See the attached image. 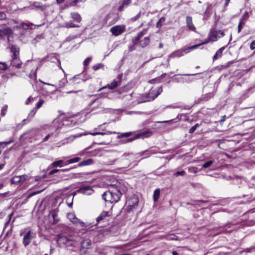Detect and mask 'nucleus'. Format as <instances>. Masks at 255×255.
I'll list each match as a JSON object with an SVG mask.
<instances>
[{
    "instance_id": "obj_28",
    "label": "nucleus",
    "mask_w": 255,
    "mask_h": 255,
    "mask_svg": "<svg viewBox=\"0 0 255 255\" xmlns=\"http://www.w3.org/2000/svg\"><path fill=\"white\" fill-rule=\"evenodd\" d=\"M80 159L81 158L80 157H76L67 160V162L68 164H72L78 162L80 160Z\"/></svg>"
},
{
    "instance_id": "obj_22",
    "label": "nucleus",
    "mask_w": 255,
    "mask_h": 255,
    "mask_svg": "<svg viewBox=\"0 0 255 255\" xmlns=\"http://www.w3.org/2000/svg\"><path fill=\"white\" fill-rule=\"evenodd\" d=\"M131 0H124L122 5L119 7L118 10L120 11H123L125 7L127 6L131 3Z\"/></svg>"
},
{
    "instance_id": "obj_11",
    "label": "nucleus",
    "mask_w": 255,
    "mask_h": 255,
    "mask_svg": "<svg viewBox=\"0 0 255 255\" xmlns=\"http://www.w3.org/2000/svg\"><path fill=\"white\" fill-rule=\"evenodd\" d=\"M77 192L80 193L89 195H91L93 193V190L90 186H83L79 188Z\"/></svg>"
},
{
    "instance_id": "obj_35",
    "label": "nucleus",
    "mask_w": 255,
    "mask_h": 255,
    "mask_svg": "<svg viewBox=\"0 0 255 255\" xmlns=\"http://www.w3.org/2000/svg\"><path fill=\"white\" fill-rule=\"evenodd\" d=\"M63 26L65 27L66 28L78 27H79V26L77 25H76V24H72V23H70L69 22L65 23L64 26Z\"/></svg>"
},
{
    "instance_id": "obj_56",
    "label": "nucleus",
    "mask_w": 255,
    "mask_h": 255,
    "mask_svg": "<svg viewBox=\"0 0 255 255\" xmlns=\"http://www.w3.org/2000/svg\"><path fill=\"white\" fill-rule=\"evenodd\" d=\"M230 0H225V3L224 4L225 7H227L229 5V3Z\"/></svg>"
},
{
    "instance_id": "obj_21",
    "label": "nucleus",
    "mask_w": 255,
    "mask_h": 255,
    "mask_svg": "<svg viewBox=\"0 0 255 255\" xmlns=\"http://www.w3.org/2000/svg\"><path fill=\"white\" fill-rule=\"evenodd\" d=\"M150 42V39L149 37H145L143 40L139 42V45L142 47H145L147 46Z\"/></svg>"
},
{
    "instance_id": "obj_50",
    "label": "nucleus",
    "mask_w": 255,
    "mask_h": 255,
    "mask_svg": "<svg viewBox=\"0 0 255 255\" xmlns=\"http://www.w3.org/2000/svg\"><path fill=\"white\" fill-rule=\"evenodd\" d=\"M250 48L252 49V50H254L255 49V40H254L251 45H250Z\"/></svg>"
},
{
    "instance_id": "obj_39",
    "label": "nucleus",
    "mask_w": 255,
    "mask_h": 255,
    "mask_svg": "<svg viewBox=\"0 0 255 255\" xmlns=\"http://www.w3.org/2000/svg\"><path fill=\"white\" fill-rule=\"evenodd\" d=\"M200 126V125L199 124H196L195 126L192 127L190 129H189V133H192L197 128H198Z\"/></svg>"
},
{
    "instance_id": "obj_30",
    "label": "nucleus",
    "mask_w": 255,
    "mask_h": 255,
    "mask_svg": "<svg viewBox=\"0 0 255 255\" xmlns=\"http://www.w3.org/2000/svg\"><path fill=\"white\" fill-rule=\"evenodd\" d=\"M213 161H212V160H209V161H208L206 162L202 165V167L201 169L207 168L209 167L213 164Z\"/></svg>"
},
{
    "instance_id": "obj_10",
    "label": "nucleus",
    "mask_w": 255,
    "mask_h": 255,
    "mask_svg": "<svg viewBox=\"0 0 255 255\" xmlns=\"http://www.w3.org/2000/svg\"><path fill=\"white\" fill-rule=\"evenodd\" d=\"M28 178L27 175H22L20 176H14L11 179L12 184H18L24 182Z\"/></svg>"
},
{
    "instance_id": "obj_62",
    "label": "nucleus",
    "mask_w": 255,
    "mask_h": 255,
    "mask_svg": "<svg viewBox=\"0 0 255 255\" xmlns=\"http://www.w3.org/2000/svg\"><path fill=\"white\" fill-rule=\"evenodd\" d=\"M99 133L98 132H93V133H91L90 134H92V135H98L99 134Z\"/></svg>"
},
{
    "instance_id": "obj_9",
    "label": "nucleus",
    "mask_w": 255,
    "mask_h": 255,
    "mask_svg": "<svg viewBox=\"0 0 255 255\" xmlns=\"http://www.w3.org/2000/svg\"><path fill=\"white\" fill-rule=\"evenodd\" d=\"M67 218L68 219L74 224H79L80 227H85V224L83 222L80 221V220L78 219L74 214L72 213H69L67 214Z\"/></svg>"
},
{
    "instance_id": "obj_12",
    "label": "nucleus",
    "mask_w": 255,
    "mask_h": 255,
    "mask_svg": "<svg viewBox=\"0 0 255 255\" xmlns=\"http://www.w3.org/2000/svg\"><path fill=\"white\" fill-rule=\"evenodd\" d=\"M58 210H54L51 211L49 214V218H52V221H50L52 225H55L59 221V220L58 218Z\"/></svg>"
},
{
    "instance_id": "obj_4",
    "label": "nucleus",
    "mask_w": 255,
    "mask_h": 255,
    "mask_svg": "<svg viewBox=\"0 0 255 255\" xmlns=\"http://www.w3.org/2000/svg\"><path fill=\"white\" fill-rule=\"evenodd\" d=\"M138 203V199L136 197L133 196L129 198L127 201V207L126 210L130 213L135 209Z\"/></svg>"
},
{
    "instance_id": "obj_33",
    "label": "nucleus",
    "mask_w": 255,
    "mask_h": 255,
    "mask_svg": "<svg viewBox=\"0 0 255 255\" xmlns=\"http://www.w3.org/2000/svg\"><path fill=\"white\" fill-rule=\"evenodd\" d=\"M103 67L104 65L102 63H98L93 66V69L94 70L96 71L101 68H103Z\"/></svg>"
},
{
    "instance_id": "obj_1",
    "label": "nucleus",
    "mask_w": 255,
    "mask_h": 255,
    "mask_svg": "<svg viewBox=\"0 0 255 255\" xmlns=\"http://www.w3.org/2000/svg\"><path fill=\"white\" fill-rule=\"evenodd\" d=\"M11 59L10 60V66L16 68H20L22 62L19 58V49L15 45H12L10 48Z\"/></svg>"
},
{
    "instance_id": "obj_43",
    "label": "nucleus",
    "mask_w": 255,
    "mask_h": 255,
    "mask_svg": "<svg viewBox=\"0 0 255 255\" xmlns=\"http://www.w3.org/2000/svg\"><path fill=\"white\" fill-rule=\"evenodd\" d=\"M43 103H44L43 100H40L38 102V103L37 104L36 109H38L40 108L41 107V106L42 105V104H43Z\"/></svg>"
},
{
    "instance_id": "obj_17",
    "label": "nucleus",
    "mask_w": 255,
    "mask_h": 255,
    "mask_svg": "<svg viewBox=\"0 0 255 255\" xmlns=\"http://www.w3.org/2000/svg\"><path fill=\"white\" fill-rule=\"evenodd\" d=\"M225 47H222L221 48H220L218 50H217L215 54L213 56V60H215L221 58L222 56V53L223 51L225 50Z\"/></svg>"
},
{
    "instance_id": "obj_2",
    "label": "nucleus",
    "mask_w": 255,
    "mask_h": 255,
    "mask_svg": "<svg viewBox=\"0 0 255 255\" xmlns=\"http://www.w3.org/2000/svg\"><path fill=\"white\" fill-rule=\"evenodd\" d=\"M121 192L117 189L107 191L103 194V198L106 202L113 203L118 202L121 196Z\"/></svg>"
},
{
    "instance_id": "obj_24",
    "label": "nucleus",
    "mask_w": 255,
    "mask_h": 255,
    "mask_svg": "<svg viewBox=\"0 0 255 255\" xmlns=\"http://www.w3.org/2000/svg\"><path fill=\"white\" fill-rule=\"evenodd\" d=\"M71 17L76 22H80L81 20V17L78 13H71Z\"/></svg>"
},
{
    "instance_id": "obj_14",
    "label": "nucleus",
    "mask_w": 255,
    "mask_h": 255,
    "mask_svg": "<svg viewBox=\"0 0 255 255\" xmlns=\"http://www.w3.org/2000/svg\"><path fill=\"white\" fill-rule=\"evenodd\" d=\"M70 241V239L62 235H59L57 240V244L59 245H65Z\"/></svg>"
},
{
    "instance_id": "obj_45",
    "label": "nucleus",
    "mask_w": 255,
    "mask_h": 255,
    "mask_svg": "<svg viewBox=\"0 0 255 255\" xmlns=\"http://www.w3.org/2000/svg\"><path fill=\"white\" fill-rule=\"evenodd\" d=\"M185 172L184 171H177L175 173V175L176 176H183L185 174Z\"/></svg>"
},
{
    "instance_id": "obj_40",
    "label": "nucleus",
    "mask_w": 255,
    "mask_h": 255,
    "mask_svg": "<svg viewBox=\"0 0 255 255\" xmlns=\"http://www.w3.org/2000/svg\"><path fill=\"white\" fill-rule=\"evenodd\" d=\"M200 46H201V44H198L194 45L192 46L189 47L188 48H185V50H187V51L188 53L190 50L196 49V48H198V47H199Z\"/></svg>"
},
{
    "instance_id": "obj_31",
    "label": "nucleus",
    "mask_w": 255,
    "mask_h": 255,
    "mask_svg": "<svg viewBox=\"0 0 255 255\" xmlns=\"http://www.w3.org/2000/svg\"><path fill=\"white\" fill-rule=\"evenodd\" d=\"M92 59V57H89L88 58H87L84 61V69H86V66H87L90 63V62L91 61Z\"/></svg>"
},
{
    "instance_id": "obj_47",
    "label": "nucleus",
    "mask_w": 255,
    "mask_h": 255,
    "mask_svg": "<svg viewBox=\"0 0 255 255\" xmlns=\"http://www.w3.org/2000/svg\"><path fill=\"white\" fill-rule=\"evenodd\" d=\"M66 82L67 81L66 79H62L61 81H60L59 82L60 87H63L65 85V84Z\"/></svg>"
},
{
    "instance_id": "obj_16",
    "label": "nucleus",
    "mask_w": 255,
    "mask_h": 255,
    "mask_svg": "<svg viewBox=\"0 0 255 255\" xmlns=\"http://www.w3.org/2000/svg\"><path fill=\"white\" fill-rule=\"evenodd\" d=\"M117 86H118V82H117V81L114 80L111 84H108L106 86L103 87V88L100 89L99 90H98V91H100L102 90H103L106 88H108L109 89H111V90L114 89L116 88Z\"/></svg>"
},
{
    "instance_id": "obj_25",
    "label": "nucleus",
    "mask_w": 255,
    "mask_h": 255,
    "mask_svg": "<svg viewBox=\"0 0 255 255\" xmlns=\"http://www.w3.org/2000/svg\"><path fill=\"white\" fill-rule=\"evenodd\" d=\"M160 190L159 189H156L154 190L153 193V200L154 202H156L160 196Z\"/></svg>"
},
{
    "instance_id": "obj_52",
    "label": "nucleus",
    "mask_w": 255,
    "mask_h": 255,
    "mask_svg": "<svg viewBox=\"0 0 255 255\" xmlns=\"http://www.w3.org/2000/svg\"><path fill=\"white\" fill-rule=\"evenodd\" d=\"M141 12H139L135 17L132 18V20L133 21L136 20L140 15Z\"/></svg>"
},
{
    "instance_id": "obj_55",
    "label": "nucleus",
    "mask_w": 255,
    "mask_h": 255,
    "mask_svg": "<svg viewBox=\"0 0 255 255\" xmlns=\"http://www.w3.org/2000/svg\"><path fill=\"white\" fill-rule=\"evenodd\" d=\"M85 151H80L79 152L77 155H79L80 156H83L85 155Z\"/></svg>"
},
{
    "instance_id": "obj_61",
    "label": "nucleus",
    "mask_w": 255,
    "mask_h": 255,
    "mask_svg": "<svg viewBox=\"0 0 255 255\" xmlns=\"http://www.w3.org/2000/svg\"><path fill=\"white\" fill-rule=\"evenodd\" d=\"M172 255H178V253L176 251L172 252Z\"/></svg>"
},
{
    "instance_id": "obj_54",
    "label": "nucleus",
    "mask_w": 255,
    "mask_h": 255,
    "mask_svg": "<svg viewBox=\"0 0 255 255\" xmlns=\"http://www.w3.org/2000/svg\"><path fill=\"white\" fill-rule=\"evenodd\" d=\"M242 27V22L240 21L238 25V31L240 32Z\"/></svg>"
},
{
    "instance_id": "obj_48",
    "label": "nucleus",
    "mask_w": 255,
    "mask_h": 255,
    "mask_svg": "<svg viewBox=\"0 0 255 255\" xmlns=\"http://www.w3.org/2000/svg\"><path fill=\"white\" fill-rule=\"evenodd\" d=\"M210 41H211L210 39V35H209L208 39H206L205 41H204L203 42H202L201 43H200V44H201V45H203V44H207Z\"/></svg>"
},
{
    "instance_id": "obj_13",
    "label": "nucleus",
    "mask_w": 255,
    "mask_h": 255,
    "mask_svg": "<svg viewBox=\"0 0 255 255\" xmlns=\"http://www.w3.org/2000/svg\"><path fill=\"white\" fill-rule=\"evenodd\" d=\"M32 238L31 232V231H28L23 237V243L25 247H26L30 243Z\"/></svg>"
},
{
    "instance_id": "obj_57",
    "label": "nucleus",
    "mask_w": 255,
    "mask_h": 255,
    "mask_svg": "<svg viewBox=\"0 0 255 255\" xmlns=\"http://www.w3.org/2000/svg\"><path fill=\"white\" fill-rule=\"evenodd\" d=\"M163 46H164L163 43H162V42H160V43H159V45H158V48H159V49H161V48H162L163 47Z\"/></svg>"
},
{
    "instance_id": "obj_3",
    "label": "nucleus",
    "mask_w": 255,
    "mask_h": 255,
    "mask_svg": "<svg viewBox=\"0 0 255 255\" xmlns=\"http://www.w3.org/2000/svg\"><path fill=\"white\" fill-rule=\"evenodd\" d=\"M162 92V88L161 87L151 89L143 102H146L154 100Z\"/></svg>"
},
{
    "instance_id": "obj_26",
    "label": "nucleus",
    "mask_w": 255,
    "mask_h": 255,
    "mask_svg": "<svg viewBox=\"0 0 255 255\" xmlns=\"http://www.w3.org/2000/svg\"><path fill=\"white\" fill-rule=\"evenodd\" d=\"M63 162V161L62 160H60L58 161H54L53 163H52V164H51V166L52 167H57V166L62 167L63 165L62 164V163Z\"/></svg>"
},
{
    "instance_id": "obj_53",
    "label": "nucleus",
    "mask_w": 255,
    "mask_h": 255,
    "mask_svg": "<svg viewBox=\"0 0 255 255\" xmlns=\"http://www.w3.org/2000/svg\"><path fill=\"white\" fill-rule=\"evenodd\" d=\"M3 33V26L0 25V36H2Z\"/></svg>"
},
{
    "instance_id": "obj_38",
    "label": "nucleus",
    "mask_w": 255,
    "mask_h": 255,
    "mask_svg": "<svg viewBox=\"0 0 255 255\" xmlns=\"http://www.w3.org/2000/svg\"><path fill=\"white\" fill-rule=\"evenodd\" d=\"M165 17H163L160 18L159 21L156 23L157 27H161L162 25V23L163 22L165 21Z\"/></svg>"
},
{
    "instance_id": "obj_37",
    "label": "nucleus",
    "mask_w": 255,
    "mask_h": 255,
    "mask_svg": "<svg viewBox=\"0 0 255 255\" xmlns=\"http://www.w3.org/2000/svg\"><path fill=\"white\" fill-rule=\"evenodd\" d=\"M33 5L35 7L39 8L41 9L42 10H44L46 8V6H45L40 5V3H39L38 2H35L34 3Z\"/></svg>"
},
{
    "instance_id": "obj_19",
    "label": "nucleus",
    "mask_w": 255,
    "mask_h": 255,
    "mask_svg": "<svg viewBox=\"0 0 255 255\" xmlns=\"http://www.w3.org/2000/svg\"><path fill=\"white\" fill-rule=\"evenodd\" d=\"M91 245V241L89 239L83 240L81 242V247L83 249H88Z\"/></svg>"
},
{
    "instance_id": "obj_15",
    "label": "nucleus",
    "mask_w": 255,
    "mask_h": 255,
    "mask_svg": "<svg viewBox=\"0 0 255 255\" xmlns=\"http://www.w3.org/2000/svg\"><path fill=\"white\" fill-rule=\"evenodd\" d=\"M186 23L188 27L191 30H195L196 28L192 23V19L191 16L186 17Z\"/></svg>"
},
{
    "instance_id": "obj_32",
    "label": "nucleus",
    "mask_w": 255,
    "mask_h": 255,
    "mask_svg": "<svg viewBox=\"0 0 255 255\" xmlns=\"http://www.w3.org/2000/svg\"><path fill=\"white\" fill-rule=\"evenodd\" d=\"M201 170H202V169L198 170V168H197L196 167H189L188 168L189 171L191 173H197L198 171H200Z\"/></svg>"
},
{
    "instance_id": "obj_44",
    "label": "nucleus",
    "mask_w": 255,
    "mask_h": 255,
    "mask_svg": "<svg viewBox=\"0 0 255 255\" xmlns=\"http://www.w3.org/2000/svg\"><path fill=\"white\" fill-rule=\"evenodd\" d=\"M37 109H33L32 110H31V111L30 112V114H29V116H28V117H34V116L35 115L36 112V111H37Z\"/></svg>"
},
{
    "instance_id": "obj_64",
    "label": "nucleus",
    "mask_w": 255,
    "mask_h": 255,
    "mask_svg": "<svg viewBox=\"0 0 255 255\" xmlns=\"http://www.w3.org/2000/svg\"><path fill=\"white\" fill-rule=\"evenodd\" d=\"M3 166H4V165H3V164H0V169H2V168H3Z\"/></svg>"
},
{
    "instance_id": "obj_8",
    "label": "nucleus",
    "mask_w": 255,
    "mask_h": 255,
    "mask_svg": "<svg viewBox=\"0 0 255 255\" xmlns=\"http://www.w3.org/2000/svg\"><path fill=\"white\" fill-rule=\"evenodd\" d=\"M152 134V132L149 130H147L143 132H141L138 134H137L134 137L129 138L126 139L125 142H131L132 141L137 139L141 136H144L145 137H148L150 136Z\"/></svg>"
},
{
    "instance_id": "obj_59",
    "label": "nucleus",
    "mask_w": 255,
    "mask_h": 255,
    "mask_svg": "<svg viewBox=\"0 0 255 255\" xmlns=\"http://www.w3.org/2000/svg\"><path fill=\"white\" fill-rule=\"evenodd\" d=\"M50 136V134H48L47 136H46V137L44 138V141H46L47 140L48 138Z\"/></svg>"
},
{
    "instance_id": "obj_60",
    "label": "nucleus",
    "mask_w": 255,
    "mask_h": 255,
    "mask_svg": "<svg viewBox=\"0 0 255 255\" xmlns=\"http://www.w3.org/2000/svg\"><path fill=\"white\" fill-rule=\"evenodd\" d=\"M64 0H56L58 3H61L64 1Z\"/></svg>"
},
{
    "instance_id": "obj_23",
    "label": "nucleus",
    "mask_w": 255,
    "mask_h": 255,
    "mask_svg": "<svg viewBox=\"0 0 255 255\" xmlns=\"http://www.w3.org/2000/svg\"><path fill=\"white\" fill-rule=\"evenodd\" d=\"M146 33V30L144 29L140 32H139V33H138V34H137L136 36L135 37L134 39L133 40L134 41V42L135 43H136L139 40V39L144 34H145Z\"/></svg>"
},
{
    "instance_id": "obj_46",
    "label": "nucleus",
    "mask_w": 255,
    "mask_h": 255,
    "mask_svg": "<svg viewBox=\"0 0 255 255\" xmlns=\"http://www.w3.org/2000/svg\"><path fill=\"white\" fill-rule=\"evenodd\" d=\"M6 18V14L3 12H0V20H3Z\"/></svg>"
},
{
    "instance_id": "obj_5",
    "label": "nucleus",
    "mask_w": 255,
    "mask_h": 255,
    "mask_svg": "<svg viewBox=\"0 0 255 255\" xmlns=\"http://www.w3.org/2000/svg\"><path fill=\"white\" fill-rule=\"evenodd\" d=\"M126 26L125 25H117L113 26L110 29V32L113 35L118 36L125 31Z\"/></svg>"
},
{
    "instance_id": "obj_6",
    "label": "nucleus",
    "mask_w": 255,
    "mask_h": 255,
    "mask_svg": "<svg viewBox=\"0 0 255 255\" xmlns=\"http://www.w3.org/2000/svg\"><path fill=\"white\" fill-rule=\"evenodd\" d=\"M210 39L212 42L216 41L218 38L225 36V33L222 30H212L210 34Z\"/></svg>"
},
{
    "instance_id": "obj_58",
    "label": "nucleus",
    "mask_w": 255,
    "mask_h": 255,
    "mask_svg": "<svg viewBox=\"0 0 255 255\" xmlns=\"http://www.w3.org/2000/svg\"><path fill=\"white\" fill-rule=\"evenodd\" d=\"M12 216V213L10 214L8 216V221L7 222L6 224H8V222H9V221H10V219H11V218Z\"/></svg>"
},
{
    "instance_id": "obj_7",
    "label": "nucleus",
    "mask_w": 255,
    "mask_h": 255,
    "mask_svg": "<svg viewBox=\"0 0 255 255\" xmlns=\"http://www.w3.org/2000/svg\"><path fill=\"white\" fill-rule=\"evenodd\" d=\"M187 50H185V48H182L173 51L168 56L167 61H169L171 58H174L176 57H180L184 55L185 53H187Z\"/></svg>"
},
{
    "instance_id": "obj_42",
    "label": "nucleus",
    "mask_w": 255,
    "mask_h": 255,
    "mask_svg": "<svg viewBox=\"0 0 255 255\" xmlns=\"http://www.w3.org/2000/svg\"><path fill=\"white\" fill-rule=\"evenodd\" d=\"M131 134V132H127L123 133L120 137H128Z\"/></svg>"
},
{
    "instance_id": "obj_20",
    "label": "nucleus",
    "mask_w": 255,
    "mask_h": 255,
    "mask_svg": "<svg viewBox=\"0 0 255 255\" xmlns=\"http://www.w3.org/2000/svg\"><path fill=\"white\" fill-rule=\"evenodd\" d=\"M108 216V213L107 212L104 211L97 217V222L98 223H100L101 221L105 220Z\"/></svg>"
},
{
    "instance_id": "obj_29",
    "label": "nucleus",
    "mask_w": 255,
    "mask_h": 255,
    "mask_svg": "<svg viewBox=\"0 0 255 255\" xmlns=\"http://www.w3.org/2000/svg\"><path fill=\"white\" fill-rule=\"evenodd\" d=\"M83 1H84V0H68L67 2H69L70 3L69 4L68 3V5H69L70 6H73L75 4H76L77 3L82 2Z\"/></svg>"
},
{
    "instance_id": "obj_49",
    "label": "nucleus",
    "mask_w": 255,
    "mask_h": 255,
    "mask_svg": "<svg viewBox=\"0 0 255 255\" xmlns=\"http://www.w3.org/2000/svg\"><path fill=\"white\" fill-rule=\"evenodd\" d=\"M33 100V98L31 97V96H30L28 97V98L27 99V100L25 102V104L26 105H28L30 104V103Z\"/></svg>"
},
{
    "instance_id": "obj_36",
    "label": "nucleus",
    "mask_w": 255,
    "mask_h": 255,
    "mask_svg": "<svg viewBox=\"0 0 255 255\" xmlns=\"http://www.w3.org/2000/svg\"><path fill=\"white\" fill-rule=\"evenodd\" d=\"M7 107H8L7 105H5L2 108L1 110V115L2 116H4L5 115L7 112Z\"/></svg>"
},
{
    "instance_id": "obj_41",
    "label": "nucleus",
    "mask_w": 255,
    "mask_h": 255,
    "mask_svg": "<svg viewBox=\"0 0 255 255\" xmlns=\"http://www.w3.org/2000/svg\"><path fill=\"white\" fill-rule=\"evenodd\" d=\"M13 142L12 140H10L8 141H3V142H0V146L4 144V145L2 146L3 148H4L5 146H6L7 145Z\"/></svg>"
},
{
    "instance_id": "obj_63",
    "label": "nucleus",
    "mask_w": 255,
    "mask_h": 255,
    "mask_svg": "<svg viewBox=\"0 0 255 255\" xmlns=\"http://www.w3.org/2000/svg\"><path fill=\"white\" fill-rule=\"evenodd\" d=\"M69 170V169H64L61 170V171H68Z\"/></svg>"
},
{
    "instance_id": "obj_51",
    "label": "nucleus",
    "mask_w": 255,
    "mask_h": 255,
    "mask_svg": "<svg viewBox=\"0 0 255 255\" xmlns=\"http://www.w3.org/2000/svg\"><path fill=\"white\" fill-rule=\"evenodd\" d=\"M60 170L59 169H53V170H51L50 172H49V174L50 175H52V174H53L58 171H59Z\"/></svg>"
},
{
    "instance_id": "obj_18",
    "label": "nucleus",
    "mask_w": 255,
    "mask_h": 255,
    "mask_svg": "<svg viewBox=\"0 0 255 255\" xmlns=\"http://www.w3.org/2000/svg\"><path fill=\"white\" fill-rule=\"evenodd\" d=\"M94 163L93 160L92 159H87L86 160H84L82 162H80L78 164L79 167L88 166Z\"/></svg>"
},
{
    "instance_id": "obj_27",
    "label": "nucleus",
    "mask_w": 255,
    "mask_h": 255,
    "mask_svg": "<svg viewBox=\"0 0 255 255\" xmlns=\"http://www.w3.org/2000/svg\"><path fill=\"white\" fill-rule=\"evenodd\" d=\"M33 24L32 23H23L22 22L19 25V27L25 29H27L30 25H33Z\"/></svg>"
},
{
    "instance_id": "obj_34",
    "label": "nucleus",
    "mask_w": 255,
    "mask_h": 255,
    "mask_svg": "<svg viewBox=\"0 0 255 255\" xmlns=\"http://www.w3.org/2000/svg\"><path fill=\"white\" fill-rule=\"evenodd\" d=\"M8 68L7 65L5 62H0V69L2 70H6Z\"/></svg>"
}]
</instances>
